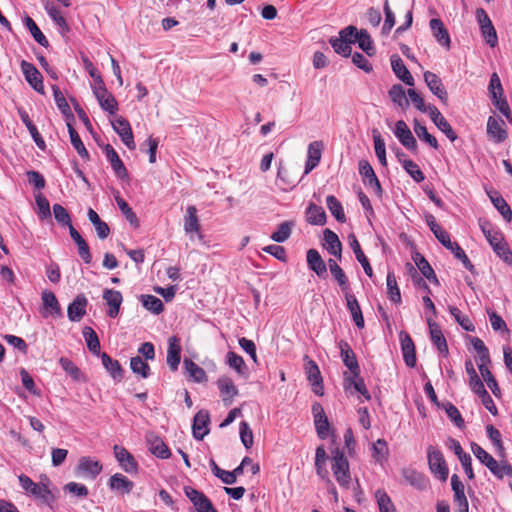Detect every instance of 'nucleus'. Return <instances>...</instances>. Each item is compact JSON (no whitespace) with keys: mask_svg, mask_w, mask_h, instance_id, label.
<instances>
[{"mask_svg":"<svg viewBox=\"0 0 512 512\" xmlns=\"http://www.w3.org/2000/svg\"><path fill=\"white\" fill-rule=\"evenodd\" d=\"M480 228L494 253L507 265L512 266V251L505 241L503 233L494 229L488 221H480Z\"/></svg>","mask_w":512,"mask_h":512,"instance_id":"obj_1","label":"nucleus"},{"mask_svg":"<svg viewBox=\"0 0 512 512\" xmlns=\"http://www.w3.org/2000/svg\"><path fill=\"white\" fill-rule=\"evenodd\" d=\"M331 470L337 483L342 488L349 489L352 480L349 462L345 457L344 452L338 447L332 450Z\"/></svg>","mask_w":512,"mask_h":512,"instance_id":"obj_2","label":"nucleus"},{"mask_svg":"<svg viewBox=\"0 0 512 512\" xmlns=\"http://www.w3.org/2000/svg\"><path fill=\"white\" fill-rule=\"evenodd\" d=\"M21 488L28 494L34 496L36 499L40 500L43 504L51 506L54 501V496L52 495L50 489L46 484L36 483L32 481L30 477L25 474H21L18 477Z\"/></svg>","mask_w":512,"mask_h":512,"instance_id":"obj_3","label":"nucleus"},{"mask_svg":"<svg viewBox=\"0 0 512 512\" xmlns=\"http://www.w3.org/2000/svg\"><path fill=\"white\" fill-rule=\"evenodd\" d=\"M92 90L103 110L107 111L111 115L117 112L118 103L115 97L106 89L101 75H97V84L92 87Z\"/></svg>","mask_w":512,"mask_h":512,"instance_id":"obj_4","label":"nucleus"},{"mask_svg":"<svg viewBox=\"0 0 512 512\" xmlns=\"http://www.w3.org/2000/svg\"><path fill=\"white\" fill-rule=\"evenodd\" d=\"M427 458L430 471L441 481H446L449 469L445 462L442 452L439 449L429 446L427 449Z\"/></svg>","mask_w":512,"mask_h":512,"instance_id":"obj_5","label":"nucleus"},{"mask_svg":"<svg viewBox=\"0 0 512 512\" xmlns=\"http://www.w3.org/2000/svg\"><path fill=\"white\" fill-rule=\"evenodd\" d=\"M487 136L496 144L503 143L508 137L505 122L499 117L490 116L487 120Z\"/></svg>","mask_w":512,"mask_h":512,"instance_id":"obj_6","label":"nucleus"},{"mask_svg":"<svg viewBox=\"0 0 512 512\" xmlns=\"http://www.w3.org/2000/svg\"><path fill=\"white\" fill-rule=\"evenodd\" d=\"M103 466L98 460L83 456L79 459L76 467V474L84 478L95 479L101 472Z\"/></svg>","mask_w":512,"mask_h":512,"instance_id":"obj_7","label":"nucleus"},{"mask_svg":"<svg viewBox=\"0 0 512 512\" xmlns=\"http://www.w3.org/2000/svg\"><path fill=\"white\" fill-rule=\"evenodd\" d=\"M185 495L193 503L197 512H218L210 499L201 491L191 487L185 488Z\"/></svg>","mask_w":512,"mask_h":512,"instance_id":"obj_8","label":"nucleus"},{"mask_svg":"<svg viewBox=\"0 0 512 512\" xmlns=\"http://www.w3.org/2000/svg\"><path fill=\"white\" fill-rule=\"evenodd\" d=\"M20 67L29 85L36 92L44 94L43 77L38 69L32 63L25 60L21 62Z\"/></svg>","mask_w":512,"mask_h":512,"instance_id":"obj_9","label":"nucleus"},{"mask_svg":"<svg viewBox=\"0 0 512 512\" xmlns=\"http://www.w3.org/2000/svg\"><path fill=\"white\" fill-rule=\"evenodd\" d=\"M112 127L114 131L119 135L122 142L127 146V148L130 150H134L136 145L134 142L132 129L128 120H126L122 116H118L112 121Z\"/></svg>","mask_w":512,"mask_h":512,"instance_id":"obj_10","label":"nucleus"},{"mask_svg":"<svg viewBox=\"0 0 512 512\" xmlns=\"http://www.w3.org/2000/svg\"><path fill=\"white\" fill-rule=\"evenodd\" d=\"M394 134L399 142L408 150L416 152L418 145L411 130L403 120H398L395 124Z\"/></svg>","mask_w":512,"mask_h":512,"instance_id":"obj_11","label":"nucleus"},{"mask_svg":"<svg viewBox=\"0 0 512 512\" xmlns=\"http://www.w3.org/2000/svg\"><path fill=\"white\" fill-rule=\"evenodd\" d=\"M312 413L318 437L320 439H326L329 434L330 424L323 406L320 403L315 402L312 405Z\"/></svg>","mask_w":512,"mask_h":512,"instance_id":"obj_12","label":"nucleus"},{"mask_svg":"<svg viewBox=\"0 0 512 512\" xmlns=\"http://www.w3.org/2000/svg\"><path fill=\"white\" fill-rule=\"evenodd\" d=\"M115 458L117 459L120 467L127 473H136L138 464L132 454L124 447L114 445L113 447Z\"/></svg>","mask_w":512,"mask_h":512,"instance_id":"obj_13","label":"nucleus"},{"mask_svg":"<svg viewBox=\"0 0 512 512\" xmlns=\"http://www.w3.org/2000/svg\"><path fill=\"white\" fill-rule=\"evenodd\" d=\"M399 338L404 362L408 367L414 368L417 361L414 342L405 331L400 332Z\"/></svg>","mask_w":512,"mask_h":512,"instance_id":"obj_14","label":"nucleus"},{"mask_svg":"<svg viewBox=\"0 0 512 512\" xmlns=\"http://www.w3.org/2000/svg\"><path fill=\"white\" fill-rule=\"evenodd\" d=\"M305 374L312 385L313 392L316 395H323V379L318 365L313 360H308L305 365Z\"/></svg>","mask_w":512,"mask_h":512,"instance_id":"obj_15","label":"nucleus"},{"mask_svg":"<svg viewBox=\"0 0 512 512\" xmlns=\"http://www.w3.org/2000/svg\"><path fill=\"white\" fill-rule=\"evenodd\" d=\"M424 80L429 90L440 99L441 102L447 104L448 93L441 81V79L433 72H424Z\"/></svg>","mask_w":512,"mask_h":512,"instance_id":"obj_16","label":"nucleus"},{"mask_svg":"<svg viewBox=\"0 0 512 512\" xmlns=\"http://www.w3.org/2000/svg\"><path fill=\"white\" fill-rule=\"evenodd\" d=\"M427 324L429 326L432 343L436 346L440 354L447 356L449 353L448 345L440 326L434 322L431 317H427Z\"/></svg>","mask_w":512,"mask_h":512,"instance_id":"obj_17","label":"nucleus"},{"mask_svg":"<svg viewBox=\"0 0 512 512\" xmlns=\"http://www.w3.org/2000/svg\"><path fill=\"white\" fill-rule=\"evenodd\" d=\"M209 422L210 416L208 411L200 410L195 414L192 425V432L195 439L202 440L209 433Z\"/></svg>","mask_w":512,"mask_h":512,"instance_id":"obj_18","label":"nucleus"},{"mask_svg":"<svg viewBox=\"0 0 512 512\" xmlns=\"http://www.w3.org/2000/svg\"><path fill=\"white\" fill-rule=\"evenodd\" d=\"M217 387L225 406H230L233 398L238 395L239 392L233 380L228 376H221L217 380Z\"/></svg>","mask_w":512,"mask_h":512,"instance_id":"obj_19","label":"nucleus"},{"mask_svg":"<svg viewBox=\"0 0 512 512\" xmlns=\"http://www.w3.org/2000/svg\"><path fill=\"white\" fill-rule=\"evenodd\" d=\"M88 300L83 294H79L69 304L67 308V316L72 322H79L86 314Z\"/></svg>","mask_w":512,"mask_h":512,"instance_id":"obj_20","label":"nucleus"},{"mask_svg":"<svg viewBox=\"0 0 512 512\" xmlns=\"http://www.w3.org/2000/svg\"><path fill=\"white\" fill-rule=\"evenodd\" d=\"M103 151L115 174L121 179L128 177V171L115 149L110 144H106L103 146Z\"/></svg>","mask_w":512,"mask_h":512,"instance_id":"obj_21","label":"nucleus"},{"mask_svg":"<svg viewBox=\"0 0 512 512\" xmlns=\"http://www.w3.org/2000/svg\"><path fill=\"white\" fill-rule=\"evenodd\" d=\"M339 348L341 351V358L344 365L349 369L351 374L357 376L360 374V367L356 358L355 353L349 346V344L343 340L339 342Z\"/></svg>","mask_w":512,"mask_h":512,"instance_id":"obj_22","label":"nucleus"},{"mask_svg":"<svg viewBox=\"0 0 512 512\" xmlns=\"http://www.w3.org/2000/svg\"><path fill=\"white\" fill-rule=\"evenodd\" d=\"M307 265L320 278L327 276V265L316 249L307 251Z\"/></svg>","mask_w":512,"mask_h":512,"instance_id":"obj_23","label":"nucleus"},{"mask_svg":"<svg viewBox=\"0 0 512 512\" xmlns=\"http://www.w3.org/2000/svg\"><path fill=\"white\" fill-rule=\"evenodd\" d=\"M181 361V346L179 338L171 336L168 339L167 364L172 371H176Z\"/></svg>","mask_w":512,"mask_h":512,"instance_id":"obj_24","label":"nucleus"},{"mask_svg":"<svg viewBox=\"0 0 512 512\" xmlns=\"http://www.w3.org/2000/svg\"><path fill=\"white\" fill-rule=\"evenodd\" d=\"M184 231L193 239V234L197 233L199 238H202L200 234V223L197 216V209L195 206L190 205L186 209V215L184 217Z\"/></svg>","mask_w":512,"mask_h":512,"instance_id":"obj_25","label":"nucleus"},{"mask_svg":"<svg viewBox=\"0 0 512 512\" xmlns=\"http://www.w3.org/2000/svg\"><path fill=\"white\" fill-rule=\"evenodd\" d=\"M391 67L395 75L408 86L414 85V78L405 66L403 60L397 54H393L390 58Z\"/></svg>","mask_w":512,"mask_h":512,"instance_id":"obj_26","label":"nucleus"},{"mask_svg":"<svg viewBox=\"0 0 512 512\" xmlns=\"http://www.w3.org/2000/svg\"><path fill=\"white\" fill-rule=\"evenodd\" d=\"M344 388L346 391L351 390L353 388L355 392H358L361 395H363L366 400L371 399V395L367 390L364 380L360 376V374H357V376H355L353 374L347 375V373H345Z\"/></svg>","mask_w":512,"mask_h":512,"instance_id":"obj_27","label":"nucleus"},{"mask_svg":"<svg viewBox=\"0 0 512 512\" xmlns=\"http://www.w3.org/2000/svg\"><path fill=\"white\" fill-rule=\"evenodd\" d=\"M108 486L113 491L129 494L134 488V483L123 474L115 473L109 478Z\"/></svg>","mask_w":512,"mask_h":512,"instance_id":"obj_28","label":"nucleus"},{"mask_svg":"<svg viewBox=\"0 0 512 512\" xmlns=\"http://www.w3.org/2000/svg\"><path fill=\"white\" fill-rule=\"evenodd\" d=\"M429 25H430L431 31L433 33V36L436 38L437 42L441 46L449 49L451 40H450L449 33H448L447 29L445 28L443 22L438 18H433L430 20Z\"/></svg>","mask_w":512,"mask_h":512,"instance_id":"obj_29","label":"nucleus"},{"mask_svg":"<svg viewBox=\"0 0 512 512\" xmlns=\"http://www.w3.org/2000/svg\"><path fill=\"white\" fill-rule=\"evenodd\" d=\"M103 299L109 305V310L107 311L108 316L115 318L119 314L120 306L123 301L121 292L112 289H105L103 292Z\"/></svg>","mask_w":512,"mask_h":512,"instance_id":"obj_30","label":"nucleus"},{"mask_svg":"<svg viewBox=\"0 0 512 512\" xmlns=\"http://www.w3.org/2000/svg\"><path fill=\"white\" fill-rule=\"evenodd\" d=\"M43 311L42 316L48 317V315L61 316V309L59 302L55 294L51 291H44L42 293Z\"/></svg>","mask_w":512,"mask_h":512,"instance_id":"obj_31","label":"nucleus"},{"mask_svg":"<svg viewBox=\"0 0 512 512\" xmlns=\"http://www.w3.org/2000/svg\"><path fill=\"white\" fill-rule=\"evenodd\" d=\"M323 143L321 141L311 142L308 146V158L305 163V174L310 173L320 162Z\"/></svg>","mask_w":512,"mask_h":512,"instance_id":"obj_32","label":"nucleus"},{"mask_svg":"<svg viewBox=\"0 0 512 512\" xmlns=\"http://www.w3.org/2000/svg\"><path fill=\"white\" fill-rule=\"evenodd\" d=\"M344 295L347 309L349 310L355 325L358 328H363L364 318L357 298L350 292H346Z\"/></svg>","mask_w":512,"mask_h":512,"instance_id":"obj_33","label":"nucleus"},{"mask_svg":"<svg viewBox=\"0 0 512 512\" xmlns=\"http://www.w3.org/2000/svg\"><path fill=\"white\" fill-rule=\"evenodd\" d=\"M348 239L350 247L353 250L357 261L362 265L365 274L371 278L373 276L372 267L364 252L362 251L360 243L358 242L356 236L354 234H351L349 235Z\"/></svg>","mask_w":512,"mask_h":512,"instance_id":"obj_34","label":"nucleus"},{"mask_svg":"<svg viewBox=\"0 0 512 512\" xmlns=\"http://www.w3.org/2000/svg\"><path fill=\"white\" fill-rule=\"evenodd\" d=\"M323 235H324V241H325V246H326L327 251L331 255L341 259L342 243L339 240V237L337 236V234L334 233L333 231H331L330 229H325L323 232Z\"/></svg>","mask_w":512,"mask_h":512,"instance_id":"obj_35","label":"nucleus"},{"mask_svg":"<svg viewBox=\"0 0 512 512\" xmlns=\"http://www.w3.org/2000/svg\"><path fill=\"white\" fill-rule=\"evenodd\" d=\"M98 356L101 358L102 364L110 376L116 381H121L123 378V369L119 361L112 359L105 352L100 353Z\"/></svg>","mask_w":512,"mask_h":512,"instance_id":"obj_36","label":"nucleus"},{"mask_svg":"<svg viewBox=\"0 0 512 512\" xmlns=\"http://www.w3.org/2000/svg\"><path fill=\"white\" fill-rule=\"evenodd\" d=\"M402 476L411 486L418 490H424L427 487L426 477L413 468H404Z\"/></svg>","mask_w":512,"mask_h":512,"instance_id":"obj_37","label":"nucleus"},{"mask_svg":"<svg viewBox=\"0 0 512 512\" xmlns=\"http://www.w3.org/2000/svg\"><path fill=\"white\" fill-rule=\"evenodd\" d=\"M18 112H19L21 121L27 127V129H28L31 137L33 138L35 144L37 145V147L40 148L41 150H44L46 147L45 141L42 138V136L40 135V133L38 132V129L36 128V126L30 120L28 113L23 109H19Z\"/></svg>","mask_w":512,"mask_h":512,"instance_id":"obj_38","label":"nucleus"},{"mask_svg":"<svg viewBox=\"0 0 512 512\" xmlns=\"http://www.w3.org/2000/svg\"><path fill=\"white\" fill-rule=\"evenodd\" d=\"M306 220L311 225H324L326 223V213L321 206L310 203L306 209Z\"/></svg>","mask_w":512,"mask_h":512,"instance_id":"obj_39","label":"nucleus"},{"mask_svg":"<svg viewBox=\"0 0 512 512\" xmlns=\"http://www.w3.org/2000/svg\"><path fill=\"white\" fill-rule=\"evenodd\" d=\"M87 216L89 221L94 225L97 236L100 239H106L110 234V228L108 224L102 221L97 212L92 208L88 209Z\"/></svg>","mask_w":512,"mask_h":512,"instance_id":"obj_40","label":"nucleus"},{"mask_svg":"<svg viewBox=\"0 0 512 512\" xmlns=\"http://www.w3.org/2000/svg\"><path fill=\"white\" fill-rule=\"evenodd\" d=\"M414 261H415L418 269L420 270V272L426 279H428L430 282H432L436 285H439V280H438L433 268L421 254L417 253L416 256L414 257Z\"/></svg>","mask_w":512,"mask_h":512,"instance_id":"obj_41","label":"nucleus"},{"mask_svg":"<svg viewBox=\"0 0 512 512\" xmlns=\"http://www.w3.org/2000/svg\"><path fill=\"white\" fill-rule=\"evenodd\" d=\"M83 337L86 341L87 348L94 355H100V341L96 332L89 326H85L82 330Z\"/></svg>","mask_w":512,"mask_h":512,"instance_id":"obj_42","label":"nucleus"},{"mask_svg":"<svg viewBox=\"0 0 512 512\" xmlns=\"http://www.w3.org/2000/svg\"><path fill=\"white\" fill-rule=\"evenodd\" d=\"M150 452L158 458L167 459L170 457V450L159 437L154 436L148 439Z\"/></svg>","mask_w":512,"mask_h":512,"instance_id":"obj_43","label":"nucleus"},{"mask_svg":"<svg viewBox=\"0 0 512 512\" xmlns=\"http://www.w3.org/2000/svg\"><path fill=\"white\" fill-rule=\"evenodd\" d=\"M24 25L30 31L32 37L39 45H41L45 48H47L49 46V41L47 40L45 35L42 33L40 28L37 26L35 21L30 16H25Z\"/></svg>","mask_w":512,"mask_h":512,"instance_id":"obj_44","label":"nucleus"},{"mask_svg":"<svg viewBox=\"0 0 512 512\" xmlns=\"http://www.w3.org/2000/svg\"><path fill=\"white\" fill-rule=\"evenodd\" d=\"M372 137L374 141L375 154L382 166H387L386 159V146L380 132L377 129L372 130Z\"/></svg>","mask_w":512,"mask_h":512,"instance_id":"obj_45","label":"nucleus"},{"mask_svg":"<svg viewBox=\"0 0 512 512\" xmlns=\"http://www.w3.org/2000/svg\"><path fill=\"white\" fill-rule=\"evenodd\" d=\"M388 95L391 101L397 106L401 107L402 109H405L409 106V101L406 97V92L400 84L393 85L389 89Z\"/></svg>","mask_w":512,"mask_h":512,"instance_id":"obj_46","label":"nucleus"},{"mask_svg":"<svg viewBox=\"0 0 512 512\" xmlns=\"http://www.w3.org/2000/svg\"><path fill=\"white\" fill-rule=\"evenodd\" d=\"M67 128L70 136V141L77 153L80 155L83 159H89V153L87 149L85 148L79 134L73 127V125L70 122H67Z\"/></svg>","mask_w":512,"mask_h":512,"instance_id":"obj_47","label":"nucleus"},{"mask_svg":"<svg viewBox=\"0 0 512 512\" xmlns=\"http://www.w3.org/2000/svg\"><path fill=\"white\" fill-rule=\"evenodd\" d=\"M379 512H396L395 505L393 504L390 496L383 489H377L374 493Z\"/></svg>","mask_w":512,"mask_h":512,"instance_id":"obj_48","label":"nucleus"},{"mask_svg":"<svg viewBox=\"0 0 512 512\" xmlns=\"http://www.w3.org/2000/svg\"><path fill=\"white\" fill-rule=\"evenodd\" d=\"M293 227V221H284L278 225L277 230L270 237L274 242L283 243L289 239Z\"/></svg>","mask_w":512,"mask_h":512,"instance_id":"obj_49","label":"nucleus"},{"mask_svg":"<svg viewBox=\"0 0 512 512\" xmlns=\"http://www.w3.org/2000/svg\"><path fill=\"white\" fill-rule=\"evenodd\" d=\"M326 205L331 214L335 217V219L340 222H346V216L342 207L341 202L333 195H329L326 197Z\"/></svg>","mask_w":512,"mask_h":512,"instance_id":"obj_50","label":"nucleus"},{"mask_svg":"<svg viewBox=\"0 0 512 512\" xmlns=\"http://www.w3.org/2000/svg\"><path fill=\"white\" fill-rule=\"evenodd\" d=\"M386 282H387V293H388L389 299L395 304H400L401 303V293H400V289H399L397 281H396L395 274L393 272L389 271L387 273Z\"/></svg>","mask_w":512,"mask_h":512,"instance_id":"obj_51","label":"nucleus"},{"mask_svg":"<svg viewBox=\"0 0 512 512\" xmlns=\"http://www.w3.org/2000/svg\"><path fill=\"white\" fill-rule=\"evenodd\" d=\"M183 364L187 373L194 379V381L200 383L206 380L207 375L205 370L198 366L194 361L185 358Z\"/></svg>","mask_w":512,"mask_h":512,"instance_id":"obj_52","label":"nucleus"},{"mask_svg":"<svg viewBox=\"0 0 512 512\" xmlns=\"http://www.w3.org/2000/svg\"><path fill=\"white\" fill-rule=\"evenodd\" d=\"M488 469L497 479L502 480L504 476L512 478V465L507 460H496Z\"/></svg>","mask_w":512,"mask_h":512,"instance_id":"obj_53","label":"nucleus"},{"mask_svg":"<svg viewBox=\"0 0 512 512\" xmlns=\"http://www.w3.org/2000/svg\"><path fill=\"white\" fill-rule=\"evenodd\" d=\"M53 96L55 103L58 107V109L62 112L63 115H65L67 118L74 119V116L71 112L70 106L67 103L63 93L61 92L60 88L57 85L52 86Z\"/></svg>","mask_w":512,"mask_h":512,"instance_id":"obj_54","label":"nucleus"},{"mask_svg":"<svg viewBox=\"0 0 512 512\" xmlns=\"http://www.w3.org/2000/svg\"><path fill=\"white\" fill-rule=\"evenodd\" d=\"M116 203L122 212V214L125 216L126 220L135 228L139 227V220L134 213V211L131 209V207L128 205V203L120 196L115 197Z\"/></svg>","mask_w":512,"mask_h":512,"instance_id":"obj_55","label":"nucleus"},{"mask_svg":"<svg viewBox=\"0 0 512 512\" xmlns=\"http://www.w3.org/2000/svg\"><path fill=\"white\" fill-rule=\"evenodd\" d=\"M141 302L145 309L158 315L164 310L162 301L153 295H141Z\"/></svg>","mask_w":512,"mask_h":512,"instance_id":"obj_56","label":"nucleus"},{"mask_svg":"<svg viewBox=\"0 0 512 512\" xmlns=\"http://www.w3.org/2000/svg\"><path fill=\"white\" fill-rule=\"evenodd\" d=\"M471 344L478 354V358L480 361L479 365H488L491 360L488 348L485 346L484 342L478 337H472Z\"/></svg>","mask_w":512,"mask_h":512,"instance_id":"obj_57","label":"nucleus"},{"mask_svg":"<svg viewBox=\"0 0 512 512\" xmlns=\"http://www.w3.org/2000/svg\"><path fill=\"white\" fill-rule=\"evenodd\" d=\"M227 364L234 369L239 375L247 374V366L243 358L235 352H228L226 355Z\"/></svg>","mask_w":512,"mask_h":512,"instance_id":"obj_58","label":"nucleus"},{"mask_svg":"<svg viewBox=\"0 0 512 512\" xmlns=\"http://www.w3.org/2000/svg\"><path fill=\"white\" fill-rule=\"evenodd\" d=\"M478 368H479V371H480L484 381L486 382L487 386L490 388L492 393L496 397H499L500 393H501L500 388L498 386V383H497L495 377L493 376V374L491 373V371L489 370L487 365H478Z\"/></svg>","mask_w":512,"mask_h":512,"instance_id":"obj_59","label":"nucleus"},{"mask_svg":"<svg viewBox=\"0 0 512 512\" xmlns=\"http://www.w3.org/2000/svg\"><path fill=\"white\" fill-rule=\"evenodd\" d=\"M357 38V43L359 47L369 56L374 55L375 47L373 45V41L365 29L359 30V35Z\"/></svg>","mask_w":512,"mask_h":512,"instance_id":"obj_60","label":"nucleus"},{"mask_svg":"<svg viewBox=\"0 0 512 512\" xmlns=\"http://www.w3.org/2000/svg\"><path fill=\"white\" fill-rule=\"evenodd\" d=\"M130 368L133 373L141 375L142 378H147L150 375V366L140 356L130 359Z\"/></svg>","mask_w":512,"mask_h":512,"instance_id":"obj_61","label":"nucleus"},{"mask_svg":"<svg viewBox=\"0 0 512 512\" xmlns=\"http://www.w3.org/2000/svg\"><path fill=\"white\" fill-rule=\"evenodd\" d=\"M440 407L445 410L447 416L458 428L464 427V419L462 418L458 408L455 405H453L451 402H445L442 403Z\"/></svg>","mask_w":512,"mask_h":512,"instance_id":"obj_62","label":"nucleus"},{"mask_svg":"<svg viewBox=\"0 0 512 512\" xmlns=\"http://www.w3.org/2000/svg\"><path fill=\"white\" fill-rule=\"evenodd\" d=\"M45 10L50 18L58 25L61 29L68 32L70 30L66 19L61 15L60 10L53 4H46Z\"/></svg>","mask_w":512,"mask_h":512,"instance_id":"obj_63","label":"nucleus"},{"mask_svg":"<svg viewBox=\"0 0 512 512\" xmlns=\"http://www.w3.org/2000/svg\"><path fill=\"white\" fill-rule=\"evenodd\" d=\"M402 167L415 182L420 183L424 181V173L421 171L419 166L414 161L410 159H405L402 162Z\"/></svg>","mask_w":512,"mask_h":512,"instance_id":"obj_64","label":"nucleus"}]
</instances>
